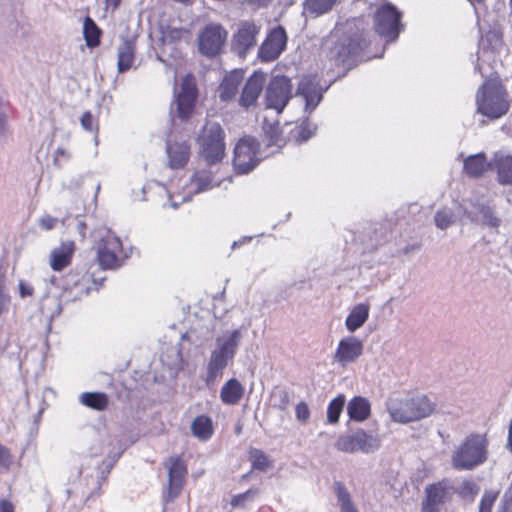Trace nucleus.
Segmentation results:
<instances>
[{"label":"nucleus","mask_w":512,"mask_h":512,"mask_svg":"<svg viewBox=\"0 0 512 512\" xmlns=\"http://www.w3.org/2000/svg\"><path fill=\"white\" fill-rule=\"evenodd\" d=\"M215 427L211 417L199 415L194 418V438L201 442L209 441L214 435Z\"/></svg>","instance_id":"31"},{"label":"nucleus","mask_w":512,"mask_h":512,"mask_svg":"<svg viewBox=\"0 0 512 512\" xmlns=\"http://www.w3.org/2000/svg\"><path fill=\"white\" fill-rule=\"evenodd\" d=\"M33 293L34 288L30 283L23 280L19 282V294L21 298L30 297L33 295Z\"/></svg>","instance_id":"56"},{"label":"nucleus","mask_w":512,"mask_h":512,"mask_svg":"<svg viewBox=\"0 0 512 512\" xmlns=\"http://www.w3.org/2000/svg\"><path fill=\"white\" fill-rule=\"evenodd\" d=\"M4 103L0 101V136H4L8 132L7 114Z\"/></svg>","instance_id":"54"},{"label":"nucleus","mask_w":512,"mask_h":512,"mask_svg":"<svg viewBox=\"0 0 512 512\" xmlns=\"http://www.w3.org/2000/svg\"><path fill=\"white\" fill-rule=\"evenodd\" d=\"M337 0H305V10L315 16H320L332 9Z\"/></svg>","instance_id":"35"},{"label":"nucleus","mask_w":512,"mask_h":512,"mask_svg":"<svg viewBox=\"0 0 512 512\" xmlns=\"http://www.w3.org/2000/svg\"><path fill=\"white\" fill-rule=\"evenodd\" d=\"M227 31L220 24L211 23L198 34V50L200 54L207 58H214L222 51L226 39Z\"/></svg>","instance_id":"10"},{"label":"nucleus","mask_w":512,"mask_h":512,"mask_svg":"<svg viewBox=\"0 0 512 512\" xmlns=\"http://www.w3.org/2000/svg\"><path fill=\"white\" fill-rule=\"evenodd\" d=\"M316 127L310 125L309 123H303L300 127L297 129L296 134V141L297 142H305L308 139L312 137L314 134Z\"/></svg>","instance_id":"48"},{"label":"nucleus","mask_w":512,"mask_h":512,"mask_svg":"<svg viewBox=\"0 0 512 512\" xmlns=\"http://www.w3.org/2000/svg\"><path fill=\"white\" fill-rule=\"evenodd\" d=\"M498 512H512L511 504H503Z\"/></svg>","instance_id":"64"},{"label":"nucleus","mask_w":512,"mask_h":512,"mask_svg":"<svg viewBox=\"0 0 512 512\" xmlns=\"http://www.w3.org/2000/svg\"><path fill=\"white\" fill-rule=\"evenodd\" d=\"M264 131L268 139V145L280 147L283 144V138L281 136L278 123L274 125H265Z\"/></svg>","instance_id":"45"},{"label":"nucleus","mask_w":512,"mask_h":512,"mask_svg":"<svg viewBox=\"0 0 512 512\" xmlns=\"http://www.w3.org/2000/svg\"><path fill=\"white\" fill-rule=\"evenodd\" d=\"M76 246L71 240L63 241L53 248L49 254V265L53 271L60 272L67 268L72 261Z\"/></svg>","instance_id":"22"},{"label":"nucleus","mask_w":512,"mask_h":512,"mask_svg":"<svg viewBox=\"0 0 512 512\" xmlns=\"http://www.w3.org/2000/svg\"><path fill=\"white\" fill-rule=\"evenodd\" d=\"M463 161V171L471 178H478L492 165L487 161L486 154L480 152L464 157L463 153L459 155Z\"/></svg>","instance_id":"23"},{"label":"nucleus","mask_w":512,"mask_h":512,"mask_svg":"<svg viewBox=\"0 0 512 512\" xmlns=\"http://www.w3.org/2000/svg\"><path fill=\"white\" fill-rule=\"evenodd\" d=\"M274 406L282 411L287 410L290 405V397L287 391L279 390L274 393Z\"/></svg>","instance_id":"49"},{"label":"nucleus","mask_w":512,"mask_h":512,"mask_svg":"<svg viewBox=\"0 0 512 512\" xmlns=\"http://www.w3.org/2000/svg\"><path fill=\"white\" fill-rule=\"evenodd\" d=\"M370 402L362 396L353 397L347 405V414L351 420L362 422L370 416Z\"/></svg>","instance_id":"27"},{"label":"nucleus","mask_w":512,"mask_h":512,"mask_svg":"<svg viewBox=\"0 0 512 512\" xmlns=\"http://www.w3.org/2000/svg\"><path fill=\"white\" fill-rule=\"evenodd\" d=\"M165 467L168 469L169 482L164 493V500L168 502L180 494L187 475V468L179 457L169 458L165 462Z\"/></svg>","instance_id":"15"},{"label":"nucleus","mask_w":512,"mask_h":512,"mask_svg":"<svg viewBox=\"0 0 512 512\" xmlns=\"http://www.w3.org/2000/svg\"><path fill=\"white\" fill-rule=\"evenodd\" d=\"M505 96V88L500 83L496 81L483 83L476 95L477 111L491 119L500 118L509 109Z\"/></svg>","instance_id":"4"},{"label":"nucleus","mask_w":512,"mask_h":512,"mask_svg":"<svg viewBox=\"0 0 512 512\" xmlns=\"http://www.w3.org/2000/svg\"><path fill=\"white\" fill-rule=\"evenodd\" d=\"M292 96V85L288 77H273L266 88V107L281 113Z\"/></svg>","instance_id":"13"},{"label":"nucleus","mask_w":512,"mask_h":512,"mask_svg":"<svg viewBox=\"0 0 512 512\" xmlns=\"http://www.w3.org/2000/svg\"><path fill=\"white\" fill-rule=\"evenodd\" d=\"M335 489L338 503L340 505V512H358L345 486L340 482H337L335 484Z\"/></svg>","instance_id":"36"},{"label":"nucleus","mask_w":512,"mask_h":512,"mask_svg":"<svg viewBox=\"0 0 512 512\" xmlns=\"http://www.w3.org/2000/svg\"><path fill=\"white\" fill-rule=\"evenodd\" d=\"M421 512H440L439 506L423 500Z\"/></svg>","instance_id":"58"},{"label":"nucleus","mask_w":512,"mask_h":512,"mask_svg":"<svg viewBox=\"0 0 512 512\" xmlns=\"http://www.w3.org/2000/svg\"><path fill=\"white\" fill-rule=\"evenodd\" d=\"M259 143L253 137L240 139L234 148L233 165L238 174H246L257 165Z\"/></svg>","instance_id":"12"},{"label":"nucleus","mask_w":512,"mask_h":512,"mask_svg":"<svg viewBox=\"0 0 512 512\" xmlns=\"http://www.w3.org/2000/svg\"><path fill=\"white\" fill-rule=\"evenodd\" d=\"M496 494L491 492H486L480 501L479 504V512H491L492 506L496 500Z\"/></svg>","instance_id":"50"},{"label":"nucleus","mask_w":512,"mask_h":512,"mask_svg":"<svg viewBox=\"0 0 512 512\" xmlns=\"http://www.w3.org/2000/svg\"><path fill=\"white\" fill-rule=\"evenodd\" d=\"M191 198V192H188L186 195L184 196H180V195H173L171 198H170V206L174 209L178 208L179 205L181 203H184V202H187L189 201Z\"/></svg>","instance_id":"57"},{"label":"nucleus","mask_w":512,"mask_h":512,"mask_svg":"<svg viewBox=\"0 0 512 512\" xmlns=\"http://www.w3.org/2000/svg\"><path fill=\"white\" fill-rule=\"evenodd\" d=\"M122 0H105V9L115 12L120 6Z\"/></svg>","instance_id":"59"},{"label":"nucleus","mask_w":512,"mask_h":512,"mask_svg":"<svg viewBox=\"0 0 512 512\" xmlns=\"http://www.w3.org/2000/svg\"><path fill=\"white\" fill-rule=\"evenodd\" d=\"M296 96L305 101V111H313L322 100L323 90L313 77H304L299 82Z\"/></svg>","instance_id":"20"},{"label":"nucleus","mask_w":512,"mask_h":512,"mask_svg":"<svg viewBox=\"0 0 512 512\" xmlns=\"http://www.w3.org/2000/svg\"><path fill=\"white\" fill-rule=\"evenodd\" d=\"M80 402L89 408L104 410L107 407L108 399L104 393L86 392L81 394Z\"/></svg>","instance_id":"34"},{"label":"nucleus","mask_w":512,"mask_h":512,"mask_svg":"<svg viewBox=\"0 0 512 512\" xmlns=\"http://www.w3.org/2000/svg\"><path fill=\"white\" fill-rule=\"evenodd\" d=\"M72 158L71 152L64 148V147H58L53 155V164L58 167L62 168L67 162H69Z\"/></svg>","instance_id":"47"},{"label":"nucleus","mask_w":512,"mask_h":512,"mask_svg":"<svg viewBox=\"0 0 512 512\" xmlns=\"http://www.w3.org/2000/svg\"><path fill=\"white\" fill-rule=\"evenodd\" d=\"M363 353V342L355 336L341 339L334 353V361L342 367L355 362Z\"/></svg>","instance_id":"17"},{"label":"nucleus","mask_w":512,"mask_h":512,"mask_svg":"<svg viewBox=\"0 0 512 512\" xmlns=\"http://www.w3.org/2000/svg\"><path fill=\"white\" fill-rule=\"evenodd\" d=\"M244 71L233 70L225 74L218 87V96L222 102L236 100L239 90L243 85Z\"/></svg>","instance_id":"21"},{"label":"nucleus","mask_w":512,"mask_h":512,"mask_svg":"<svg viewBox=\"0 0 512 512\" xmlns=\"http://www.w3.org/2000/svg\"><path fill=\"white\" fill-rule=\"evenodd\" d=\"M434 222L437 228L441 230L447 229L449 226L454 224L455 218L452 211L448 208L438 210L434 216Z\"/></svg>","instance_id":"40"},{"label":"nucleus","mask_w":512,"mask_h":512,"mask_svg":"<svg viewBox=\"0 0 512 512\" xmlns=\"http://www.w3.org/2000/svg\"><path fill=\"white\" fill-rule=\"evenodd\" d=\"M169 165L173 169L182 168L189 160L190 146L188 143H174L167 145Z\"/></svg>","instance_id":"26"},{"label":"nucleus","mask_w":512,"mask_h":512,"mask_svg":"<svg viewBox=\"0 0 512 512\" xmlns=\"http://www.w3.org/2000/svg\"><path fill=\"white\" fill-rule=\"evenodd\" d=\"M355 434L357 451H361L363 453H372L380 447L379 437L368 434L362 429L357 430Z\"/></svg>","instance_id":"32"},{"label":"nucleus","mask_w":512,"mask_h":512,"mask_svg":"<svg viewBox=\"0 0 512 512\" xmlns=\"http://www.w3.org/2000/svg\"><path fill=\"white\" fill-rule=\"evenodd\" d=\"M195 185L197 187L196 189L194 188V193L206 191L215 185H219V183H213L211 172H201L194 175V186Z\"/></svg>","instance_id":"41"},{"label":"nucleus","mask_w":512,"mask_h":512,"mask_svg":"<svg viewBox=\"0 0 512 512\" xmlns=\"http://www.w3.org/2000/svg\"><path fill=\"white\" fill-rule=\"evenodd\" d=\"M135 60V42L129 37H123L118 47V71L123 73L129 70Z\"/></svg>","instance_id":"24"},{"label":"nucleus","mask_w":512,"mask_h":512,"mask_svg":"<svg viewBox=\"0 0 512 512\" xmlns=\"http://www.w3.org/2000/svg\"><path fill=\"white\" fill-rule=\"evenodd\" d=\"M170 113L173 118L181 122L188 121L192 115V77L187 74L181 84L180 90L175 89V100L171 104Z\"/></svg>","instance_id":"14"},{"label":"nucleus","mask_w":512,"mask_h":512,"mask_svg":"<svg viewBox=\"0 0 512 512\" xmlns=\"http://www.w3.org/2000/svg\"><path fill=\"white\" fill-rule=\"evenodd\" d=\"M11 464V455L9 450L0 444V469H8Z\"/></svg>","instance_id":"53"},{"label":"nucleus","mask_w":512,"mask_h":512,"mask_svg":"<svg viewBox=\"0 0 512 512\" xmlns=\"http://www.w3.org/2000/svg\"><path fill=\"white\" fill-rule=\"evenodd\" d=\"M163 53L177 61L187 55L190 48L191 32L185 28L169 26L162 30Z\"/></svg>","instance_id":"9"},{"label":"nucleus","mask_w":512,"mask_h":512,"mask_svg":"<svg viewBox=\"0 0 512 512\" xmlns=\"http://www.w3.org/2000/svg\"><path fill=\"white\" fill-rule=\"evenodd\" d=\"M41 311L46 317L53 319L60 314L61 306L56 298L48 297L43 299L41 304Z\"/></svg>","instance_id":"43"},{"label":"nucleus","mask_w":512,"mask_h":512,"mask_svg":"<svg viewBox=\"0 0 512 512\" xmlns=\"http://www.w3.org/2000/svg\"><path fill=\"white\" fill-rule=\"evenodd\" d=\"M241 340L240 330L227 331L216 339V347L211 352L207 366L205 382L208 387L214 386L222 377L228 362L234 358Z\"/></svg>","instance_id":"1"},{"label":"nucleus","mask_w":512,"mask_h":512,"mask_svg":"<svg viewBox=\"0 0 512 512\" xmlns=\"http://www.w3.org/2000/svg\"><path fill=\"white\" fill-rule=\"evenodd\" d=\"M96 253L99 265L103 269H117L128 257L124 252L121 240L107 227L95 231Z\"/></svg>","instance_id":"3"},{"label":"nucleus","mask_w":512,"mask_h":512,"mask_svg":"<svg viewBox=\"0 0 512 512\" xmlns=\"http://www.w3.org/2000/svg\"><path fill=\"white\" fill-rule=\"evenodd\" d=\"M492 165L497 170V181L501 185H512V156L496 153Z\"/></svg>","instance_id":"25"},{"label":"nucleus","mask_w":512,"mask_h":512,"mask_svg":"<svg viewBox=\"0 0 512 512\" xmlns=\"http://www.w3.org/2000/svg\"><path fill=\"white\" fill-rule=\"evenodd\" d=\"M286 41V32L282 27L273 29L261 45L259 49V56L264 61L275 60L285 49Z\"/></svg>","instance_id":"19"},{"label":"nucleus","mask_w":512,"mask_h":512,"mask_svg":"<svg viewBox=\"0 0 512 512\" xmlns=\"http://www.w3.org/2000/svg\"><path fill=\"white\" fill-rule=\"evenodd\" d=\"M479 493V487L473 481H463L458 489V494L464 500L469 502L474 501L475 497Z\"/></svg>","instance_id":"42"},{"label":"nucleus","mask_w":512,"mask_h":512,"mask_svg":"<svg viewBox=\"0 0 512 512\" xmlns=\"http://www.w3.org/2000/svg\"><path fill=\"white\" fill-rule=\"evenodd\" d=\"M401 17V12L394 5L386 3L375 12V31L388 41H395L403 30Z\"/></svg>","instance_id":"7"},{"label":"nucleus","mask_w":512,"mask_h":512,"mask_svg":"<svg viewBox=\"0 0 512 512\" xmlns=\"http://www.w3.org/2000/svg\"><path fill=\"white\" fill-rule=\"evenodd\" d=\"M244 394V387L235 378L229 379L220 392L221 401L227 405H236Z\"/></svg>","instance_id":"28"},{"label":"nucleus","mask_w":512,"mask_h":512,"mask_svg":"<svg viewBox=\"0 0 512 512\" xmlns=\"http://www.w3.org/2000/svg\"><path fill=\"white\" fill-rule=\"evenodd\" d=\"M0 512H14L13 504L8 500H0Z\"/></svg>","instance_id":"60"},{"label":"nucleus","mask_w":512,"mask_h":512,"mask_svg":"<svg viewBox=\"0 0 512 512\" xmlns=\"http://www.w3.org/2000/svg\"><path fill=\"white\" fill-rule=\"evenodd\" d=\"M65 221H66V219L63 218L61 220V223L64 225ZM59 222H60V220L57 217L51 216L50 214H43L38 219L37 223L41 230L50 231V230H53L54 228H56V226Z\"/></svg>","instance_id":"46"},{"label":"nucleus","mask_w":512,"mask_h":512,"mask_svg":"<svg viewBox=\"0 0 512 512\" xmlns=\"http://www.w3.org/2000/svg\"><path fill=\"white\" fill-rule=\"evenodd\" d=\"M83 33L88 47L94 48L99 45L101 30L90 17L84 20Z\"/></svg>","instance_id":"33"},{"label":"nucleus","mask_w":512,"mask_h":512,"mask_svg":"<svg viewBox=\"0 0 512 512\" xmlns=\"http://www.w3.org/2000/svg\"><path fill=\"white\" fill-rule=\"evenodd\" d=\"M260 494L258 488H250L244 493L237 494L231 499V506L236 508H245L249 503L253 502Z\"/></svg>","instance_id":"38"},{"label":"nucleus","mask_w":512,"mask_h":512,"mask_svg":"<svg viewBox=\"0 0 512 512\" xmlns=\"http://www.w3.org/2000/svg\"><path fill=\"white\" fill-rule=\"evenodd\" d=\"M461 209L463 215L466 216L470 222L477 225L498 229L501 224V219L496 216L493 209L487 205L465 203L461 205Z\"/></svg>","instance_id":"16"},{"label":"nucleus","mask_w":512,"mask_h":512,"mask_svg":"<svg viewBox=\"0 0 512 512\" xmlns=\"http://www.w3.org/2000/svg\"><path fill=\"white\" fill-rule=\"evenodd\" d=\"M250 460L252 467L256 470L266 471L269 467V461L266 454L260 449L250 451Z\"/></svg>","instance_id":"44"},{"label":"nucleus","mask_w":512,"mask_h":512,"mask_svg":"<svg viewBox=\"0 0 512 512\" xmlns=\"http://www.w3.org/2000/svg\"><path fill=\"white\" fill-rule=\"evenodd\" d=\"M425 494V501L440 506L449 499L451 488L446 482H438L426 487Z\"/></svg>","instance_id":"30"},{"label":"nucleus","mask_w":512,"mask_h":512,"mask_svg":"<svg viewBox=\"0 0 512 512\" xmlns=\"http://www.w3.org/2000/svg\"><path fill=\"white\" fill-rule=\"evenodd\" d=\"M10 303V296L4 290V288L0 285V315L4 312L8 311Z\"/></svg>","instance_id":"55"},{"label":"nucleus","mask_w":512,"mask_h":512,"mask_svg":"<svg viewBox=\"0 0 512 512\" xmlns=\"http://www.w3.org/2000/svg\"><path fill=\"white\" fill-rule=\"evenodd\" d=\"M386 408L392 421L406 424L430 416L435 410V403L425 395H417L389 399Z\"/></svg>","instance_id":"2"},{"label":"nucleus","mask_w":512,"mask_h":512,"mask_svg":"<svg viewBox=\"0 0 512 512\" xmlns=\"http://www.w3.org/2000/svg\"><path fill=\"white\" fill-rule=\"evenodd\" d=\"M334 36L326 42L333 44L329 48L328 57L337 64H344L349 59L356 57L367 47V41L361 33H354L351 36H343L337 41L333 40Z\"/></svg>","instance_id":"8"},{"label":"nucleus","mask_w":512,"mask_h":512,"mask_svg":"<svg viewBox=\"0 0 512 512\" xmlns=\"http://www.w3.org/2000/svg\"><path fill=\"white\" fill-rule=\"evenodd\" d=\"M260 29L253 21L240 22L231 39V51L238 57L245 58L255 48Z\"/></svg>","instance_id":"11"},{"label":"nucleus","mask_w":512,"mask_h":512,"mask_svg":"<svg viewBox=\"0 0 512 512\" xmlns=\"http://www.w3.org/2000/svg\"><path fill=\"white\" fill-rule=\"evenodd\" d=\"M199 159L206 165L219 163L225 155L224 131L220 124L207 122L199 137Z\"/></svg>","instance_id":"6"},{"label":"nucleus","mask_w":512,"mask_h":512,"mask_svg":"<svg viewBox=\"0 0 512 512\" xmlns=\"http://www.w3.org/2000/svg\"><path fill=\"white\" fill-rule=\"evenodd\" d=\"M503 504H511L512 507V486L505 492Z\"/></svg>","instance_id":"61"},{"label":"nucleus","mask_w":512,"mask_h":512,"mask_svg":"<svg viewBox=\"0 0 512 512\" xmlns=\"http://www.w3.org/2000/svg\"><path fill=\"white\" fill-rule=\"evenodd\" d=\"M82 127L87 131L97 130L95 119L90 112H85L80 119Z\"/></svg>","instance_id":"52"},{"label":"nucleus","mask_w":512,"mask_h":512,"mask_svg":"<svg viewBox=\"0 0 512 512\" xmlns=\"http://www.w3.org/2000/svg\"><path fill=\"white\" fill-rule=\"evenodd\" d=\"M487 439L480 434H471L455 450L452 464L459 470H471L487 458Z\"/></svg>","instance_id":"5"},{"label":"nucleus","mask_w":512,"mask_h":512,"mask_svg":"<svg viewBox=\"0 0 512 512\" xmlns=\"http://www.w3.org/2000/svg\"><path fill=\"white\" fill-rule=\"evenodd\" d=\"M296 419L302 423H306L310 417V410L305 402H300L295 408Z\"/></svg>","instance_id":"51"},{"label":"nucleus","mask_w":512,"mask_h":512,"mask_svg":"<svg viewBox=\"0 0 512 512\" xmlns=\"http://www.w3.org/2000/svg\"><path fill=\"white\" fill-rule=\"evenodd\" d=\"M265 84V75L261 72L252 74L244 85H242L241 94L238 97L239 106L248 109L254 106L263 90Z\"/></svg>","instance_id":"18"},{"label":"nucleus","mask_w":512,"mask_h":512,"mask_svg":"<svg viewBox=\"0 0 512 512\" xmlns=\"http://www.w3.org/2000/svg\"><path fill=\"white\" fill-rule=\"evenodd\" d=\"M507 447L512 452V419H511V423L509 426Z\"/></svg>","instance_id":"63"},{"label":"nucleus","mask_w":512,"mask_h":512,"mask_svg":"<svg viewBox=\"0 0 512 512\" xmlns=\"http://www.w3.org/2000/svg\"><path fill=\"white\" fill-rule=\"evenodd\" d=\"M270 0H247L249 4L256 5V6H265L268 4Z\"/></svg>","instance_id":"62"},{"label":"nucleus","mask_w":512,"mask_h":512,"mask_svg":"<svg viewBox=\"0 0 512 512\" xmlns=\"http://www.w3.org/2000/svg\"><path fill=\"white\" fill-rule=\"evenodd\" d=\"M356 434L355 432L352 434H344L339 436L335 443V448L338 451L344 452V453H355L357 452V445H356Z\"/></svg>","instance_id":"39"},{"label":"nucleus","mask_w":512,"mask_h":512,"mask_svg":"<svg viewBox=\"0 0 512 512\" xmlns=\"http://www.w3.org/2000/svg\"><path fill=\"white\" fill-rule=\"evenodd\" d=\"M345 405V396L343 394L338 395L330 401L327 408V421L331 424H335L339 421V417Z\"/></svg>","instance_id":"37"},{"label":"nucleus","mask_w":512,"mask_h":512,"mask_svg":"<svg viewBox=\"0 0 512 512\" xmlns=\"http://www.w3.org/2000/svg\"><path fill=\"white\" fill-rule=\"evenodd\" d=\"M369 317V305L359 303L355 305L348 314L345 325L350 332H355L359 329Z\"/></svg>","instance_id":"29"}]
</instances>
